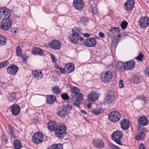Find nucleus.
Instances as JSON below:
<instances>
[{
	"mask_svg": "<svg viewBox=\"0 0 149 149\" xmlns=\"http://www.w3.org/2000/svg\"><path fill=\"white\" fill-rule=\"evenodd\" d=\"M83 36L84 37H88L90 36V35L88 33H85L84 34Z\"/></svg>",
	"mask_w": 149,
	"mask_h": 149,
	"instance_id": "nucleus-64",
	"label": "nucleus"
},
{
	"mask_svg": "<svg viewBox=\"0 0 149 149\" xmlns=\"http://www.w3.org/2000/svg\"><path fill=\"white\" fill-rule=\"evenodd\" d=\"M102 110L101 108L97 109L91 111V112L95 115H98L102 113Z\"/></svg>",
	"mask_w": 149,
	"mask_h": 149,
	"instance_id": "nucleus-36",
	"label": "nucleus"
},
{
	"mask_svg": "<svg viewBox=\"0 0 149 149\" xmlns=\"http://www.w3.org/2000/svg\"><path fill=\"white\" fill-rule=\"evenodd\" d=\"M112 28L116 33H118L120 31V29L119 27H112Z\"/></svg>",
	"mask_w": 149,
	"mask_h": 149,
	"instance_id": "nucleus-52",
	"label": "nucleus"
},
{
	"mask_svg": "<svg viewBox=\"0 0 149 149\" xmlns=\"http://www.w3.org/2000/svg\"><path fill=\"white\" fill-rule=\"evenodd\" d=\"M70 91L72 93L74 94V95L77 94V93L79 92V88L76 87L74 86L71 88Z\"/></svg>",
	"mask_w": 149,
	"mask_h": 149,
	"instance_id": "nucleus-35",
	"label": "nucleus"
},
{
	"mask_svg": "<svg viewBox=\"0 0 149 149\" xmlns=\"http://www.w3.org/2000/svg\"><path fill=\"white\" fill-rule=\"evenodd\" d=\"M112 76V74L110 71H105L101 74L100 79L102 82L107 83L111 80Z\"/></svg>",
	"mask_w": 149,
	"mask_h": 149,
	"instance_id": "nucleus-2",
	"label": "nucleus"
},
{
	"mask_svg": "<svg viewBox=\"0 0 149 149\" xmlns=\"http://www.w3.org/2000/svg\"><path fill=\"white\" fill-rule=\"evenodd\" d=\"M99 36L103 38L104 37V34L103 33L100 32L99 33Z\"/></svg>",
	"mask_w": 149,
	"mask_h": 149,
	"instance_id": "nucleus-63",
	"label": "nucleus"
},
{
	"mask_svg": "<svg viewBox=\"0 0 149 149\" xmlns=\"http://www.w3.org/2000/svg\"><path fill=\"white\" fill-rule=\"evenodd\" d=\"M16 53L17 55L19 57L22 56V50L20 46H18L16 48Z\"/></svg>",
	"mask_w": 149,
	"mask_h": 149,
	"instance_id": "nucleus-33",
	"label": "nucleus"
},
{
	"mask_svg": "<svg viewBox=\"0 0 149 149\" xmlns=\"http://www.w3.org/2000/svg\"><path fill=\"white\" fill-rule=\"evenodd\" d=\"M145 73L147 76L149 77V67L146 69L145 71Z\"/></svg>",
	"mask_w": 149,
	"mask_h": 149,
	"instance_id": "nucleus-57",
	"label": "nucleus"
},
{
	"mask_svg": "<svg viewBox=\"0 0 149 149\" xmlns=\"http://www.w3.org/2000/svg\"><path fill=\"white\" fill-rule=\"evenodd\" d=\"M114 31L112 29V27H111L108 31L107 32V34L110 37H114L115 35V33Z\"/></svg>",
	"mask_w": 149,
	"mask_h": 149,
	"instance_id": "nucleus-38",
	"label": "nucleus"
},
{
	"mask_svg": "<svg viewBox=\"0 0 149 149\" xmlns=\"http://www.w3.org/2000/svg\"><path fill=\"white\" fill-rule=\"evenodd\" d=\"M34 74L36 78L38 79H41L43 76L42 71L40 70L37 71L35 70Z\"/></svg>",
	"mask_w": 149,
	"mask_h": 149,
	"instance_id": "nucleus-27",
	"label": "nucleus"
},
{
	"mask_svg": "<svg viewBox=\"0 0 149 149\" xmlns=\"http://www.w3.org/2000/svg\"><path fill=\"white\" fill-rule=\"evenodd\" d=\"M62 99L65 100H68L69 99V97L68 94L66 93L63 94L61 95Z\"/></svg>",
	"mask_w": 149,
	"mask_h": 149,
	"instance_id": "nucleus-46",
	"label": "nucleus"
},
{
	"mask_svg": "<svg viewBox=\"0 0 149 149\" xmlns=\"http://www.w3.org/2000/svg\"><path fill=\"white\" fill-rule=\"evenodd\" d=\"M2 20L0 23V29L3 30L7 31L11 27L12 22L10 19Z\"/></svg>",
	"mask_w": 149,
	"mask_h": 149,
	"instance_id": "nucleus-4",
	"label": "nucleus"
},
{
	"mask_svg": "<svg viewBox=\"0 0 149 149\" xmlns=\"http://www.w3.org/2000/svg\"><path fill=\"white\" fill-rule=\"evenodd\" d=\"M127 25V22L126 21L124 20L121 23V24L120 26L121 28L123 29H124L126 28Z\"/></svg>",
	"mask_w": 149,
	"mask_h": 149,
	"instance_id": "nucleus-43",
	"label": "nucleus"
},
{
	"mask_svg": "<svg viewBox=\"0 0 149 149\" xmlns=\"http://www.w3.org/2000/svg\"><path fill=\"white\" fill-rule=\"evenodd\" d=\"M67 134L66 127L63 125H59L55 132V136L56 137L62 139Z\"/></svg>",
	"mask_w": 149,
	"mask_h": 149,
	"instance_id": "nucleus-1",
	"label": "nucleus"
},
{
	"mask_svg": "<svg viewBox=\"0 0 149 149\" xmlns=\"http://www.w3.org/2000/svg\"><path fill=\"white\" fill-rule=\"evenodd\" d=\"M138 121L140 125L143 126L146 125L148 123L147 118L144 116L139 117L138 120Z\"/></svg>",
	"mask_w": 149,
	"mask_h": 149,
	"instance_id": "nucleus-22",
	"label": "nucleus"
},
{
	"mask_svg": "<svg viewBox=\"0 0 149 149\" xmlns=\"http://www.w3.org/2000/svg\"><path fill=\"white\" fill-rule=\"evenodd\" d=\"M139 149H145V147L143 144L142 143H140L139 147Z\"/></svg>",
	"mask_w": 149,
	"mask_h": 149,
	"instance_id": "nucleus-59",
	"label": "nucleus"
},
{
	"mask_svg": "<svg viewBox=\"0 0 149 149\" xmlns=\"http://www.w3.org/2000/svg\"><path fill=\"white\" fill-rule=\"evenodd\" d=\"M74 104L75 106L79 107L80 104V100L77 99L74 101Z\"/></svg>",
	"mask_w": 149,
	"mask_h": 149,
	"instance_id": "nucleus-51",
	"label": "nucleus"
},
{
	"mask_svg": "<svg viewBox=\"0 0 149 149\" xmlns=\"http://www.w3.org/2000/svg\"><path fill=\"white\" fill-rule=\"evenodd\" d=\"M65 69L68 73L73 72L74 70V64L72 63L67 64L65 66Z\"/></svg>",
	"mask_w": 149,
	"mask_h": 149,
	"instance_id": "nucleus-24",
	"label": "nucleus"
},
{
	"mask_svg": "<svg viewBox=\"0 0 149 149\" xmlns=\"http://www.w3.org/2000/svg\"><path fill=\"white\" fill-rule=\"evenodd\" d=\"M53 93L54 94H58L61 92L60 88L58 86H56L52 88Z\"/></svg>",
	"mask_w": 149,
	"mask_h": 149,
	"instance_id": "nucleus-34",
	"label": "nucleus"
},
{
	"mask_svg": "<svg viewBox=\"0 0 149 149\" xmlns=\"http://www.w3.org/2000/svg\"><path fill=\"white\" fill-rule=\"evenodd\" d=\"M77 94L75 95L74 96L77 97V98L80 100H82L83 99V95L82 93H78Z\"/></svg>",
	"mask_w": 149,
	"mask_h": 149,
	"instance_id": "nucleus-49",
	"label": "nucleus"
},
{
	"mask_svg": "<svg viewBox=\"0 0 149 149\" xmlns=\"http://www.w3.org/2000/svg\"><path fill=\"white\" fill-rule=\"evenodd\" d=\"M141 78V76L139 75H135L134 77V82L136 84L139 83Z\"/></svg>",
	"mask_w": 149,
	"mask_h": 149,
	"instance_id": "nucleus-32",
	"label": "nucleus"
},
{
	"mask_svg": "<svg viewBox=\"0 0 149 149\" xmlns=\"http://www.w3.org/2000/svg\"><path fill=\"white\" fill-rule=\"evenodd\" d=\"M63 145L61 144H54L47 149H63Z\"/></svg>",
	"mask_w": 149,
	"mask_h": 149,
	"instance_id": "nucleus-28",
	"label": "nucleus"
},
{
	"mask_svg": "<svg viewBox=\"0 0 149 149\" xmlns=\"http://www.w3.org/2000/svg\"><path fill=\"white\" fill-rule=\"evenodd\" d=\"M18 68L15 64H12L7 68V72L10 74H16L18 70Z\"/></svg>",
	"mask_w": 149,
	"mask_h": 149,
	"instance_id": "nucleus-11",
	"label": "nucleus"
},
{
	"mask_svg": "<svg viewBox=\"0 0 149 149\" xmlns=\"http://www.w3.org/2000/svg\"><path fill=\"white\" fill-rule=\"evenodd\" d=\"M9 64V62L6 61L3 62H0V69L2 68L7 66Z\"/></svg>",
	"mask_w": 149,
	"mask_h": 149,
	"instance_id": "nucleus-42",
	"label": "nucleus"
},
{
	"mask_svg": "<svg viewBox=\"0 0 149 149\" xmlns=\"http://www.w3.org/2000/svg\"><path fill=\"white\" fill-rule=\"evenodd\" d=\"M135 65V62L131 60L124 63V68L126 70H130L133 69Z\"/></svg>",
	"mask_w": 149,
	"mask_h": 149,
	"instance_id": "nucleus-17",
	"label": "nucleus"
},
{
	"mask_svg": "<svg viewBox=\"0 0 149 149\" xmlns=\"http://www.w3.org/2000/svg\"><path fill=\"white\" fill-rule=\"evenodd\" d=\"M50 56L51 60H52V62H55L56 61V60L54 55L53 54H50Z\"/></svg>",
	"mask_w": 149,
	"mask_h": 149,
	"instance_id": "nucleus-56",
	"label": "nucleus"
},
{
	"mask_svg": "<svg viewBox=\"0 0 149 149\" xmlns=\"http://www.w3.org/2000/svg\"><path fill=\"white\" fill-rule=\"evenodd\" d=\"M13 145L16 149H20L22 147L20 141L18 140H16L14 141Z\"/></svg>",
	"mask_w": 149,
	"mask_h": 149,
	"instance_id": "nucleus-29",
	"label": "nucleus"
},
{
	"mask_svg": "<svg viewBox=\"0 0 149 149\" xmlns=\"http://www.w3.org/2000/svg\"><path fill=\"white\" fill-rule=\"evenodd\" d=\"M115 98V95L113 92L109 91L107 92L105 102L106 103L111 104L114 101Z\"/></svg>",
	"mask_w": 149,
	"mask_h": 149,
	"instance_id": "nucleus-9",
	"label": "nucleus"
},
{
	"mask_svg": "<svg viewBox=\"0 0 149 149\" xmlns=\"http://www.w3.org/2000/svg\"><path fill=\"white\" fill-rule=\"evenodd\" d=\"M93 143L95 146L97 148H103L104 146V143L103 140L100 139L93 140Z\"/></svg>",
	"mask_w": 149,
	"mask_h": 149,
	"instance_id": "nucleus-16",
	"label": "nucleus"
},
{
	"mask_svg": "<svg viewBox=\"0 0 149 149\" xmlns=\"http://www.w3.org/2000/svg\"><path fill=\"white\" fill-rule=\"evenodd\" d=\"M6 42V37L0 34V46L5 45Z\"/></svg>",
	"mask_w": 149,
	"mask_h": 149,
	"instance_id": "nucleus-31",
	"label": "nucleus"
},
{
	"mask_svg": "<svg viewBox=\"0 0 149 149\" xmlns=\"http://www.w3.org/2000/svg\"><path fill=\"white\" fill-rule=\"evenodd\" d=\"M39 48L37 47H34L33 48L32 50V52L34 55L38 54Z\"/></svg>",
	"mask_w": 149,
	"mask_h": 149,
	"instance_id": "nucleus-48",
	"label": "nucleus"
},
{
	"mask_svg": "<svg viewBox=\"0 0 149 149\" xmlns=\"http://www.w3.org/2000/svg\"><path fill=\"white\" fill-rule=\"evenodd\" d=\"M75 33L76 32L72 33V34L69 36L68 38L69 41L75 44L78 43L80 37L79 34Z\"/></svg>",
	"mask_w": 149,
	"mask_h": 149,
	"instance_id": "nucleus-12",
	"label": "nucleus"
},
{
	"mask_svg": "<svg viewBox=\"0 0 149 149\" xmlns=\"http://www.w3.org/2000/svg\"><path fill=\"white\" fill-rule=\"evenodd\" d=\"M9 99L11 100H16L17 97H16V93H13L11 94L9 97Z\"/></svg>",
	"mask_w": 149,
	"mask_h": 149,
	"instance_id": "nucleus-47",
	"label": "nucleus"
},
{
	"mask_svg": "<svg viewBox=\"0 0 149 149\" xmlns=\"http://www.w3.org/2000/svg\"><path fill=\"white\" fill-rule=\"evenodd\" d=\"M91 7L92 13L96 14L97 13V9L96 5L95 4H93Z\"/></svg>",
	"mask_w": 149,
	"mask_h": 149,
	"instance_id": "nucleus-39",
	"label": "nucleus"
},
{
	"mask_svg": "<svg viewBox=\"0 0 149 149\" xmlns=\"http://www.w3.org/2000/svg\"><path fill=\"white\" fill-rule=\"evenodd\" d=\"M146 134L143 132H141L135 137V140L138 141H142L144 139Z\"/></svg>",
	"mask_w": 149,
	"mask_h": 149,
	"instance_id": "nucleus-26",
	"label": "nucleus"
},
{
	"mask_svg": "<svg viewBox=\"0 0 149 149\" xmlns=\"http://www.w3.org/2000/svg\"><path fill=\"white\" fill-rule=\"evenodd\" d=\"M72 33L76 32V34L80 33L81 34H82V31H81V28L79 27H75L74 29L72 30Z\"/></svg>",
	"mask_w": 149,
	"mask_h": 149,
	"instance_id": "nucleus-37",
	"label": "nucleus"
},
{
	"mask_svg": "<svg viewBox=\"0 0 149 149\" xmlns=\"http://www.w3.org/2000/svg\"><path fill=\"white\" fill-rule=\"evenodd\" d=\"M88 21L89 18L88 17H84L81 18L79 22L84 25H86L87 23L88 22Z\"/></svg>",
	"mask_w": 149,
	"mask_h": 149,
	"instance_id": "nucleus-30",
	"label": "nucleus"
},
{
	"mask_svg": "<svg viewBox=\"0 0 149 149\" xmlns=\"http://www.w3.org/2000/svg\"><path fill=\"white\" fill-rule=\"evenodd\" d=\"M124 87L123 81V80H120L119 82V87L120 88H122Z\"/></svg>",
	"mask_w": 149,
	"mask_h": 149,
	"instance_id": "nucleus-54",
	"label": "nucleus"
},
{
	"mask_svg": "<svg viewBox=\"0 0 149 149\" xmlns=\"http://www.w3.org/2000/svg\"><path fill=\"white\" fill-rule=\"evenodd\" d=\"M123 136V133L119 131H115L111 135L112 139L116 143L120 145H123L122 142L120 141Z\"/></svg>",
	"mask_w": 149,
	"mask_h": 149,
	"instance_id": "nucleus-3",
	"label": "nucleus"
},
{
	"mask_svg": "<svg viewBox=\"0 0 149 149\" xmlns=\"http://www.w3.org/2000/svg\"><path fill=\"white\" fill-rule=\"evenodd\" d=\"M121 36V34H119L116 37L115 36L114 38V40H116L115 41L116 43H118L119 42L120 39V37Z\"/></svg>",
	"mask_w": 149,
	"mask_h": 149,
	"instance_id": "nucleus-50",
	"label": "nucleus"
},
{
	"mask_svg": "<svg viewBox=\"0 0 149 149\" xmlns=\"http://www.w3.org/2000/svg\"><path fill=\"white\" fill-rule=\"evenodd\" d=\"M108 117L110 121L115 122H118L120 120L121 116L118 111H115L109 113Z\"/></svg>",
	"mask_w": 149,
	"mask_h": 149,
	"instance_id": "nucleus-7",
	"label": "nucleus"
},
{
	"mask_svg": "<svg viewBox=\"0 0 149 149\" xmlns=\"http://www.w3.org/2000/svg\"><path fill=\"white\" fill-rule=\"evenodd\" d=\"M58 127L57 124L55 121H50L48 123V127L51 131L55 132Z\"/></svg>",
	"mask_w": 149,
	"mask_h": 149,
	"instance_id": "nucleus-21",
	"label": "nucleus"
},
{
	"mask_svg": "<svg viewBox=\"0 0 149 149\" xmlns=\"http://www.w3.org/2000/svg\"><path fill=\"white\" fill-rule=\"evenodd\" d=\"M59 72H61L62 73L64 74L65 71V70L63 68H61L59 69Z\"/></svg>",
	"mask_w": 149,
	"mask_h": 149,
	"instance_id": "nucleus-62",
	"label": "nucleus"
},
{
	"mask_svg": "<svg viewBox=\"0 0 149 149\" xmlns=\"http://www.w3.org/2000/svg\"><path fill=\"white\" fill-rule=\"evenodd\" d=\"M116 68L118 70H120L124 68V64L121 62H120L118 63V65H117Z\"/></svg>",
	"mask_w": 149,
	"mask_h": 149,
	"instance_id": "nucleus-44",
	"label": "nucleus"
},
{
	"mask_svg": "<svg viewBox=\"0 0 149 149\" xmlns=\"http://www.w3.org/2000/svg\"><path fill=\"white\" fill-rule=\"evenodd\" d=\"M73 6L76 9L81 10L84 7V3L82 0H74Z\"/></svg>",
	"mask_w": 149,
	"mask_h": 149,
	"instance_id": "nucleus-13",
	"label": "nucleus"
},
{
	"mask_svg": "<svg viewBox=\"0 0 149 149\" xmlns=\"http://www.w3.org/2000/svg\"><path fill=\"white\" fill-rule=\"evenodd\" d=\"M56 100V98L54 95H48L47 96L46 101L48 104H52Z\"/></svg>",
	"mask_w": 149,
	"mask_h": 149,
	"instance_id": "nucleus-25",
	"label": "nucleus"
},
{
	"mask_svg": "<svg viewBox=\"0 0 149 149\" xmlns=\"http://www.w3.org/2000/svg\"><path fill=\"white\" fill-rule=\"evenodd\" d=\"M137 130L138 131H141V132H147L148 130L147 128L144 127H141L140 125H138Z\"/></svg>",
	"mask_w": 149,
	"mask_h": 149,
	"instance_id": "nucleus-41",
	"label": "nucleus"
},
{
	"mask_svg": "<svg viewBox=\"0 0 149 149\" xmlns=\"http://www.w3.org/2000/svg\"><path fill=\"white\" fill-rule=\"evenodd\" d=\"M8 128L9 132L10 133L14 131L13 130V128L11 125H8Z\"/></svg>",
	"mask_w": 149,
	"mask_h": 149,
	"instance_id": "nucleus-53",
	"label": "nucleus"
},
{
	"mask_svg": "<svg viewBox=\"0 0 149 149\" xmlns=\"http://www.w3.org/2000/svg\"><path fill=\"white\" fill-rule=\"evenodd\" d=\"M44 139V136L42 132H37L32 136V142L35 144H38L41 143Z\"/></svg>",
	"mask_w": 149,
	"mask_h": 149,
	"instance_id": "nucleus-6",
	"label": "nucleus"
},
{
	"mask_svg": "<svg viewBox=\"0 0 149 149\" xmlns=\"http://www.w3.org/2000/svg\"><path fill=\"white\" fill-rule=\"evenodd\" d=\"M2 139L6 143H7L8 141L7 139L6 136L3 134L2 135Z\"/></svg>",
	"mask_w": 149,
	"mask_h": 149,
	"instance_id": "nucleus-55",
	"label": "nucleus"
},
{
	"mask_svg": "<svg viewBox=\"0 0 149 149\" xmlns=\"http://www.w3.org/2000/svg\"><path fill=\"white\" fill-rule=\"evenodd\" d=\"M10 108L12 114L14 115H18L20 111V107L17 104H13L11 106Z\"/></svg>",
	"mask_w": 149,
	"mask_h": 149,
	"instance_id": "nucleus-15",
	"label": "nucleus"
},
{
	"mask_svg": "<svg viewBox=\"0 0 149 149\" xmlns=\"http://www.w3.org/2000/svg\"><path fill=\"white\" fill-rule=\"evenodd\" d=\"M120 125L121 128L123 129L124 130H127L130 126V122L129 120L126 119H124L122 120Z\"/></svg>",
	"mask_w": 149,
	"mask_h": 149,
	"instance_id": "nucleus-23",
	"label": "nucleus"
},
{
	"mask_svg": "<svg viewBox=\"0 0 149 149\" xmlns=\"http://www.w3.org/2000/svg\"><path fill=\"white\" fill-rule=\"evenodd\" d=\"M44 54V52L43 50L39 48L38 52V55H40V56H42Z\"/></svg>",
	"mask_w": 149,
	"mask_h": 149,
	"instance_id": "nucleus-58",
	"label": "nucleus"
},
{
	"mask_svg": "<svg viewBox=\"0 0 149 149\" xmlns=\"http://www.w3.org/2000/svg\"><path fill=\"white\" fill-rule=\"evenodd\" d=\"M72 110V106L67 105L60 109L57 112L58 115L61 117H65L67 113H69Z\"/></svg>",
	"mask_w": 149,
	"mask_h": 149,
	"instance_id": "nucleus-5",
	"label": "nucleus"
},
{
	"mask_svg": "<svg viewBox=\"0 0 149 149\" xmlns=\"http://www.w3.org/2000/svg\"><path fill=\"white\" fill-rule=\"evenodd\" d=\"M112 149H120V148L118 147L113 144H112L111 146Z\"/></svg>",
	"mask_w": 149,
	"mask_h": 149,
	"instance_id": "nucleus-61",
	"label": "nucleus"
},
{
	"mask_svg": "<svg viewBox=\"0 0 149 149\" xmlns=\"http://www.w3.org/2000/svg\"><path fill=\"white\" fill-rule=\"evenodd\" d=\"M50 45L51 48L54 49H58L61 47V43L58 40H54L51 41Z\"/></svg>",
	"mask_w": 149,
	"mask_h": 149,
	"instance_id": "nucleus-19",
	"label": "nucleus"
},
{
	"mask_svg": "<svg viewBox=\"0 0 149 149\" xmlns=\"http://www.w3.org/2000/svg\"><path fill=\"white\" fill-rule=\"evenodd\" d=\"M11 137L13 138H16V137L15 136L14 132L10 133Z\"/></svg>",
	"mask_w": 149,
	"mask_h": 149,
	"instance_id": "nucleus-60",
	"label": "nucleus"
},
{
	"mask_svg": "<svg viewBox=\"0 0 149 149\" xmlns=\"http://www.w3.org/2000/svg\"><path fill=\"white\" fill-rule=\"evenodd\" d=\"M138 98L141 100H143L144 103L147 102H148V99L147 97L144 95H141L137 97Z\"/></svg>",
	"mask_w": 149,
	"mask_h": 149,
	"instance_id": "nucleus-40",
	"label": "nucleus"
},
{
	"mask_svg": "<svg viewBox=\"0 0 149 149\" xmlns=\"http://www.w3.org/2000/svg\"><path fill=\"white\" fill-rule=\"evenodd\" d=\"M134 0H128L124 5L125 8L127 10H132L134 5Z\"/></svg>",
	"mask_w": 149,
	"mask_h": 149,
	"instance_id": "nucleus-18",
	"label": "nucleus"
},
{
	"mask_svg": "<svg viewBox=\"0 0 149 149\" xmlns=\"http://www.w3.org/2000/svg\"><path fill=\"white\" fill-rule=\"evenodd\" d=\"M99 94L93 91L88 95V99L89 101L93 102L96 100H97Z\"/></svg>",
	"mask_w": 149,
	"mask_h": 149,
	"instance_id": "nucleus-20",
	"label": "nucleus"
},
{
	"mask_svg": "<svg viewBox=\"0 0 149 149\" xmlns=\"http://www.w3.org/2000/svg\"><path fill=\"white\" fill-rule=\"evenodd\" d=\"M144 57V55L141 53H140L139 55L136 58L139 61H142L143 58Z\"/></svg>",
	"mask_w": 149,
	"mask_h": 149,
	"instance_id": "nucleus-45",
	"label": "nucleus"
},
{
	"mask_svg": "<svg viewBox=\"0 0 149 149\" xmlns=\"http://www.w3.org/2000/svg\"><path fill=\"white\" fill-rule=\"evenodd\" d=\"M97 41L94 38H89L85 40L84 44L88 47H94L96 45Z\"/></svg>",
	"mask_w": 149,
	"mask_h": 149,
	"instance_id": "nucleus-10",
	"label": "nucleus"
},
{
	"mask_svg": "<svg viewBox=\"0 0 149 149\" xmlns=\"http://www.w3.org/2000/svg\"><path fill=\"white\" fill-rule=\"evenodd\" d=\"M139 24L141 27H146L149 24V18L146 17H141L139 21Z\"/></svg>",
	"mask_w": 149,
	"mask_h": 149,
	"instance_id": "nucleus-14",
	"label": "nucleus"
},
{
	"mask_svg": "<svg viewBox=\"0 0 149 149\" xmlns=\"http://www.w3.org/2000/svg\"><path fill=\"white\" fill-rule=\"evenodd\" d=\"M11 15L10 12L7 8H0V19H9Z\"/></svg>",
	"mask_w": 149,
	"mask_h": 149,
	"instance_id": "nucleus-8",
	"label": "nucleus"
}]
</instances>
